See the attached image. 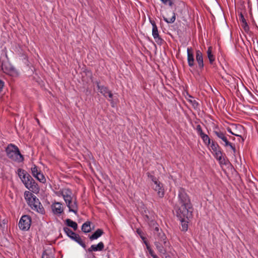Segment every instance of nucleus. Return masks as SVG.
<instances>
[{
	"instance_id": "34",
	"label": "nucleus",
	"mask_w": 258,
	"mask_h": 258,
	"mask_svg": "<svg viewBox=\"0 0 258 258\" xmlns=\"http://www.w3.org/2000/svg\"><path fill=\"white\" fill-rule=\"evenodd\" d=\"M146 174L148 177L150 178L154 184H156L158 181H159L155 176L152 175L150 172H148Z\"/></svg>"
},
{
	"instance_id": "23",
	"label": "nucleus",
	"mask_w": 258,
	"mask_h": 258,
	"mask_svg": "<svg viewBox=\"0 0 258 258\" xmlns=\"http://www.w3.org/2000/svg\"><path fill=\"white\" fill-rule=\"evenodd\" d=\"M66 224L68 226L72 228L75 231L77 230L78 228L77 223L70 219H66Z\"/></svg>"
},
{
	"instance_id": "39",
	"label": "nucleus",
	"mask_w": 258,
	"mask_h": 258,
	"mask_svg": "<svg viewBox=\"0 0 258 258\" xmlns=\"http://www.w3.org/2000/svg\"><path fill=\"white\" fill-rule=\"evenodd\" d=\"M66 189L67 188H62L59 190L58 191H57L56 192V195L58 197L61 196L63 197Z\"/></svg>"
},
{
	"instance_id": "28",
	"label": "nucleus",
	"mask_w": 258,
	"mask_h": 258,
	"mask_svg": "<svg viewBox=\"0 0 258 258\" xmlns=\"http://www.w3.org/2000/svg\"><path fill=\"white\" fill-rule=\"evenodd\" d=\"M149 226L153 230L158 232L159 225L154 220H151L149 223Z\"/></svg>"
},
{
	"instance_id": "50",
	"label": "nucleus",
	"mask_w": 258,
	"mask_h": 258,
	"mask_svg": "<svg viewBox=\"0 0 258 258\" xmlns=\"http://www.w3.org/2000/svg\"><path fill=\"white\" fill-rule=\"evenodd\" d=\"M144 218L146 220L149 221L150 220L149 216L147 214L144 215Z\"/></svg>"
},
{
	"instance_id": "36",
	"label": "nucleus",
	"mask_w": 258,
	"mask_h": 258,
	"mask_svg": "<svg viewBox=\"0 0 258 258\" xmlns=\"http://www.w3.org/2000/svg\"><path fill=\"white\" fill-rule=\"evenodd\" d=\"M42 258H53L52 255L50 254V252L46 250H44L42 255Z\"/></svg>"
},
{
	"instance_id": "12",
	"label": "nucleus",
	"mask_w": 258,
	"mask_h": 258,
	"mask_svg": "<svg viewBox=\"0 0 258 258\" xmlns=\"http://www.w3.org/2000/svg\"><path fill=\"white\" fill-rule=\"evenodd\" d=\"M154 184L155 186L153 187V188L157 192L158 196L160 198H163L165 195V191L163 184L161 182L158 181L156 184Z\"/></svg>"
},
{
	"instance_id": "16",
	"label": "nucleus",
	"mask_w": 258,
	"mask_h": 258,
	"mask_svg": "<svg viewBox=\"0 0 258 258\" xmlns=\"http://www.w3.org/2000/svg\"><path fill=\"white\" fill-rule=\"evenodd\" d=\"M104 243L102 242H100L96 245H92L91 247L87 249V251L92 252L93 251H101L104 249Z\"/></svg>"
},
{
	"instance_id": "41",
	"label": "nucleus",
	"mask_w": 258,
	"mask_h": 258,
	"mask_svg": "<svg viewBox=\"0 0 258 258\" xmlns=\"http://www.w3.org/2000/svg\"><path fill=\"white\" fill-rule=\"evenodd\" d=\"M189 101L192 104L195 108H197L199 107V104L196 100H189Z\"/></svg>"
},
{
	"instance_id": "45",
	"label": "nucleus",
	"mask_w": 258,
	"mask_h": 258,
	"mask_svg": "<svg viewBox=\"0 0 258 258\" xmlns=\"http://www.w3.org/2000/svg\"><path fill=\"white\" fill-rule=\"evenodd\" d=\"M107 97L109 98V99L108 100L110 102H112V97H113V94L112 93L111 91H110L109 92H108Z\"/></svg>"
},
{
	"instance_id": "5",
	"label": "nucleus",
	"mask_w": 258,
	"mask_h": 258,
	"mask_svg": "<svg viewBox=\"0 0 258 258\" xmlns=\"http://www.w3.org/2000/svg\"><path fill=\"white\" fill-rule=\"evenodd\" d=\"M31 223V217L29 215H25L21 218L19 222V227L23 231H27L30 227Z\"/></svg>"
},
{
	"instance_id": "27",
	"label": "nucleus",
	"mask_w": 258,
	"mask_h": 258,
	"mask_svg": "<svg viewBox=\"0 0 258 258\" xmlns=\"http://www.w3.org/2000/svg\"><path fill=\"white\" fill-rule=\"evenodd\" d=\"M34 198H33L31 201L32 203H30V205H29V206L31 208V209H37V205H40L41 203L35 196H34Z\"/></svg>"
},
{
	"instance_id": "30",
	"label": "nucleus",
	"mask_w": 258,
	"mask_h": 258,
	"mask_svg": "<svg viewBox=\"0 0 258 258\" xmlns=\"http://www.w3.org/2000/svg\"><path fill=\"white\" fill-rule=\"evenodd\" d=\"M31 170L32 174L35 178H36L39 173L41 171V170L38 169V167L35 165H33Z\"/></svg>"
},
{
	"instance_id": "7",
	"label": "nucleus",
	"mask_w": 258,
	"mask_h": 258,
	"mask_svg": "<svg viewBox=\"0 0 258 258\" xmlns=\"http://www.w3.org/2000/svg\"><path fill=\"white\" fill-rule=\"evenodd\" d=\"M65 202L67 206L69 208V212H73L77 215L78 213V206L76 198L75 197V199H73V200H68L65 201Z\"/></svg>"
},
{
	"instance_id": "10",
	"label": "nucleus",
	"mask_w": 258,
	"mask_h": 258,
	"mask_svg": "<svg viewBox=\"0 0 258 258\" xmlns=\"http://www.w3.org/2000/svg\"><path fill=\"white\" fill-rule=\"evenodd\" d=\"M152 36L158 44H162L164 40L160 36L156 25H154V26L152 27Z\"/></svg>"
},
{
	"instance_id": "26",
	"label": "nucleus",
	"mask_w": 258,
	"mask_h": 258,
	"mask_svg": "<svg viewBox=\"0 0 258 258\" xmlns=\"http://www.w3.org/2000/svg\"><path fill=\"white\" fill-rule=\"evenodd\" d=\"M91 222L87 221L85 222L82 226V230L84 233H89L91 231L90 227Z\"/></svg>"
},
{
	"instance_id": "19",
	"label": "nucleus",
	"mask_w": 258,
	"mask_h": 258,
	"mask_svg": "<svg viewBox=\"0 0 258 258\" xmlns=\"http://www.w3.org/2000/svg\"><path fill=\"white\" fill-rule=\"evenodd\" d=\"M63 199L64 201L71 200H73V199H75L73 192L71 189L67 188Z\"/></svg>"
},
{
	"instance_id": "25",
	"label": "nucleus",
	"mask_w": 258,
	"mask_h": 258,
	"mask_svg": "<svg viewBox=\"0 0 258 258\" xmlns=\"http://www.w3.org/2000/svg\"><path fill=\"white\" fill-rule=\"evenodd\" d=\"M209 146L210 148L213 150L214 153L217 152V151L222 150L221 148L219 145V144L215 141H212Z\"/></svg>"
},
{
	"instance_id": "44",
	"label": "nucleus",
	"mask_w": 258,
	"mask_h": 258,
	"mask_svg": "<svg viewBox=\"0 0 258 258\" xmlns=\"http://www.w3.org/2000/svg\"><path fill=\"white\" fill-rule=\"evenodd\" d=\"M147 249H148L149 252V254L152 256L153 255H154V254H155L154 252V251L151 248L150 245L147 246Z\"/></svg>"
},
{
	"instance_id": "15",
	"label": "nucleus",
	"mask_w": 258,
	"mask_h": 258,
	"mask_svg": "<svg viewBox=\"0 0 258 258\" xmlns=\"http://www.w3.org/2000/svg\"><path fill=\"white\" fill-rule=\"evenodd\" d=\"M97 86L98 91L101 94H102L105 97H107L108 92H109L110 90L108 89L107 87L103 85H100V81H96L94 82Z\"/></svg>"
},
{
	"instance_id": "46",
	"label": "nucleus",
	"mask_w": 258,
	"mask_h": 258,
	"mask_svg": "<svg viewBox=\"0 0 258 258\" xmlns=\"http://www.w3.org/2000/svg\"><path fill=\"white\" fill-rule=\"evenodd\" d=\"M228 146L231 148L234 153H236V148L234 145H233L231 143H230V145H228Z\"/></svg>"
},
{
	"instance_id": "49",
	"label": "nucleus",
	"mask_w": 258,
	"mask_h": 258,
	"mask_svg": "<svg viewBox=\"0 0 258 258\" xmlns=\"http://www.w3.org/2000/svg\"><path fill=\"white\" fill-rule=\"evenodd\" d=\"M150 22L152 24V27L154 26V25H156L155 22L153 20H152L151 19H150Z\"/></svg>"
},
{
	"instance_id": "38",
	"label": "nucleus",
	"mask_w": 258,
	"mask_h": 258,
	"mask_svg": "<svg viewBox=\"0 0 258 258\" xmlns=\"http://www.w3.org/2000/svg\"><path fill=\"white\" fill-rule=\"evenodd\" d=\"M164 5L172 7L173 5L172 0H160Z\"/></svg>"
},
{
	"instance_id": "48",
	"label": "nucleus",
	"mask_w": 258,
	"mask_h": 258,
	"mask_svg": "<svg viewBox=\"0 0 258 258\" xmlns=\"http://www.w3.org/2000/svg\"><path fill=\"white\" fill-rule=\"evenodd\" d=\"M143 241H144V243H145V244L146 245V247L150 245L149 242H148V241L147 240V239H144V240H143Z\"/></svg>"
},
{
	"instance_id": "22",
	"label": "nucleus",
	"mask_w": 258,
	"mask_h": 258,
	"mask_svg": "<svg viewBox=\"0 0 258 258\" xmlns=\"http://www.w3.org/2000/svg\"><path fill=\"white\" fill-rule=\"evenodd\" d=\"M34 195L33 194H32L31 192H30L29 191H25L24 198H25V200H26L27 203L28 205H30V203H32L31 201H32L33 198H34Z\"/></svg>"
},
{
	"instance_id": "47",
	"label": "nucleus",
	"mask_w": 258,
	"mask_h": 258,
	"mask_svg": "<svg viewBox=\"0 0 258 258\" xmlns=\"http://www.w3.org/2000/svg\"><path fill=\"white\" fill-rule=\"evenodd\" d=\"M4 86V82L2 80H0V92H2V89Z\"/></svg>"
},
{
	"instance_id": "37",
	"label": "nucleus",
	"mask_w": 258,
	"mask_h": 258,
	"mask_svg": "<svg viewBox=\"0 0 258 258\" xmlns=\"http://www.w3.org/2000/svg\"><path fill=\"white\" fill-rule=\"evenodd\" d=\"M196 130L197 132V133L200 136H201L202 135H203V134H204L205 133L203 132V130H202V127L199 124L197 126L196 128Z\"/></svg>"
},
{
	"instance_id": "14",
	"label": "nucleus",
	"mask_w": 258,
	"mask_h": 258,
	"mask_svg": "<svg viewBox=\"0 0 258 258\" xmlns=\"http://www.w3.org/2000/svg\"><path fill=\"white\" fill-rule=\"evenodd\" d=\"M187 63L189 67L192 68L195 66V59L192 48L188 47L187 49Z\"/></svg>"
},
{
	"instance_id": "24",
	"label": "nucleus",
	"mask_w": 258,
	"mask_h": 258,
	"mask_svg": "<svg viewBox=\"0 0 258 258\" xmlns=\"http://www.w3.org/2000/svg\"><path fill=\"white\" fill-rule=\"evenodd\" d=\"M239 20L243 23V27L245 31L249 30V26L246 22L245 19L243 15L241 12L239 14Z\"/></svg>"
},
{
	"instance_id": "3",
	"label": "nucleus",
	"mask_w": 258,
	"mask_h": 258,
	"mask_svg": "<svg viewBox=\"0 0 258 258\" xmlns=\"http://www.w3.org/2000/svg\"><path fill=\"white\" fill-rule=\"evenodd\" d=\"M6 152L8 158L13 161L21 162L24 160V157L18 147L15 145L9 144L6 149Z\"/></svg>"
},
{
	"instance_id": "8",
	"label": "nucleus",
	"mask_w": 258,
	"mask_h": 258,
	"mask_svg": "<svg viewBox=\"0 0 258 258\" xmlns=\"http://www.w3.org/2000/svg\"><path fill=\"white\" fill-rule=\"evenodd\" d=\"M213 134H215L219 139L222 140L224 142V146L227 147L230 145V142L228 140L226 136V132L221 131L219 128L213 131Z\"/></svg>"
},
{
	"instance_id": "29",
	"label": "nucleus",
	"mask_w": 258,
	"mask_h": 258,
	"mask_svg": "<svg viewBox=\"0 0 258 258\" xmlns=\"http://www.w3.org/2000/svg\"><path fill=\"white\" fill-rule=\"evenodd\" d=\"M200 137L206 145L209 146L210 145L211 139L207 135L204 134Z\"/></svg>"
},
{
	"instance_id": "43",
	"label": "nucleus",
	"mask_w": 258,
	"mask_h": 258,
	"mask_svg": "<svg viewBox=\"0 0 258 258\" xmlns=\"http://www.w3.org/2000/svg\"><path fill=\"white\" fill-rule=\"evenodd\" d=\"M227 131H228L229 133H230L231 134H232V135H234V136H235L239 137L241 138H242V141H244V139L242 138L241 136H240V135H237V134H235L233 133L232 132L231 129L230 127H227Z\"/></svg>"
},
{
	"instance_id": "9",
	"label": "nucleus",
	"mask_w": 258,
	"mask_h": 258,
	"mask_svg": "<svg viewBox=\"0 0 258 258\" xmlns=\"http://www.w3.org/2000/svg\"><path fill=\"white\" fill-rule=\"evenodd\" d=\"M154 234L156 236V238L158 240V241L163 242L165 246H169V242L167 240V237L162 229H159V228L158 232L154 231Z\"/></svg>"
},
{
	"instance_id": "4",
	"label": "nucleus",
	"mask_w": 258,
	"mask_h": 258,
	"mask_svg": "<svg viewBox=\"0 0 258 258\" xmlns=\"http://www.w3.org/2000/svg\"><path fill=\"white\" fill-rule=\"evenodd\" d=\"M63 229L64 232L66 233V234L69 237H70L72 240L75 241L84 249L86 248V245L85 243V242L83 241L79 234L73 232L71 229H70L68 227H64Z\"/></svg>"
},
{
	"instance_id": "6",
	"label": "nucleus",
	"mask_w": 258,
	"mask_h": 258,
	"mask_svg": "<svg viewBox=\"0 0 258 258\" xmlns=\"http://www.w3.org/2000/svg\"><path fill=\"white\" fill-rule=\"evenodd\" d=\"M176 216L178 218L179 220L181 222V230L184 232L186 231L188 229V220H189V218L192 217V212H189L188 215H185L184 217L181 216V217H180L178 213H176Z\"/></svg>"
},
{
	"instance_id": "33",
	"label": "nucleus",
	"mask_w": 258,
	"mask_h": 258,
	"mask_svg": "<svg viewBox=\"0 0 258 258\" xmlns=\"http://www.w3.org/2000/svg\"><path fill=\"white\" fill-rule=\"evenodd\" d=\"M219 162L221 165H227L226 160L223 155L220 156L218 157L215 158Z\"/></svg>"
},
{
	"instance_id": "52",
	"label": "nucleus",
	"mask_w": 258,
	"mask_h": 258,
	"mask_svg": "<svg viewBox=\"0 0 258 258\" xmlns=\"http://www.w3.org/2000/svg\"><path fill=\"white\" fill-rule=\"evenodd\" d=\"M153 258H159L158 257V256L156 254H154V255L152 256Z\"/></svg>"
},
{
	"instance_id": "18",
	"label": "nucleus",
	"mask_w": 258,
	"mask_h": 258,
	"mask_svg": "<svg viewBox=\"0 0 258 258\" xmlns=\"http://www.w3.org/2000/svg\"><path fill=\"white\" fill-rule=\"evenodd\" d=\"M104 233L103 230L101 229H97L91 235L89 236V239L92 241L97 239Z\"/></svg>"
},
{
	"instance_id": "17",
	"label": "nucleus",
	"mask_w": 258,
	"mask_h": 258,
	"mask_svg": "<svg viewBox=\"0 0 258 258\" xmlns=\"http://www.w3.org/2000/svg\"><path fill=\"white\" fill-rule=\"evenodd\" d=\"M155 245L156 246L157 249L158 250V252L161 254H165L166 253L167 246H165L163 242L155 241Z\"/></svg>"
},
{
	"instance_id": "1",
	"label": "nucleus",
	"mask_w": 258,
	"mask_h": 258,
	"mask_svg": "<svg viewBox=\"0 0 258 258\" xmlns=\"http://www.w3.org/2000/svg\"><path fill=\"white\" fill-rule=\"evenodd\" d=\"M178 203L174 206V210L180 217L185 216L189 212H193V206L190 199L184 188L179 187L178 192Z\"/></svg>"
},
{
	"instance_id": "42",
	"label": "nucleus",
	"mask_w": 258,
	"mask_h": 258,
	"mask_svg": "<svg viewBox=\"0 0 258 258\" xmlns=\"http://www.w3.org/2000/svg\"><path fill=\"white\" fill-rule=\"evenodd\" d=\"M223 153L222 152V150H221L217 151V152L214 153V156L215 158H216L220 156L223 155Z\"/></svg>"
},
{
	"instance_id": "40",
	"label": "nucleus",
	"mask_w": 258,
	"mask_h": 258,
	"mask_svg": "<svg viewBox=\"0 0 258 258\" xmlns=\"http://www.w3.org/2000/svg\"><path fill=\"white\" fill-rule=\"evenodd\" d=\"M137 233L140 235V237L142 240H144V239H146V237L144 236V232L141 229H137Z\"/></svg>"
},
{
	"instance_id": "11",
	"label": "nucleus",
	"mask_w": 258,
	"mask_h": 258,
	"mask_svg": "<svg viewBox=\"0 0 258 258\" xmlns=\"http://www.w3.org/2000/svg\"><path fill=\"white\" fill-rule=\"evenodd\" d=\"M196 61L198 63V67L202 72L204 67V61H203V56L202 52L200 50H196Z\"/></svg>"
},
{
	"instance_id": "32",
	"label": "nucleus",
	"mask_w": 258,
	"mask_h": 258,
	"mask_svg": "<svg viewBox=\"0 0 258 258\" xmlns=\"http://www.w3.org/2000/svg\"><path fill=\"white\" fill-rule=\"evenodd\" d=\"M175 19H176V14L175 12L173 13V16L170 19H168L165 17H163L164 21H165L167 23H170V24L173 23L175 22Z\"/></svg>"
},
{
	"instance_id": "2",
	"label": "nucleus",
	"mask_w": 258,
	"mask_h": 258,
	"mask_svg": "<svg viewBox=\"0 0 258 258\" xmlns=\"http://www.w3.org/2000/svg\"><path fill=\"white\" fill-rule=\"evenodd\" d=\"M17 173L25 187L33 193L38 194L40 187L31 176L25 170L19 168Z\"/></svg>"
},
{
	"instance_id": "13",
	"label": "nucleus",
	"mask_w": 258,
	"mask_h": 258,
	"mask_svg": "<svg viewBox=\"0 0 258 258\" xmlns=\"http://www.w3.org/2000/svg\"><path fill=\"white\" fill-rule=\"evenodd\" d=\"M51 209L54 214H60L63 212V206L59 202H54L51 205Z\"/></svg>"
},
{
	"instance_id": "21",
	"label": "nucleus",
	"mask_w": 258,
	"mask_h": 258,
	"mask_svg": "<svg viewBox=\"0 0 258 258\" xmlns=\"http://www.w3.org/2000/svg\"><path fill=\"white\" fill-rule=\"evenodd\" d=\"M212 48L211 46H210L208 47V49L207 50V56H208V58L209 60L210 63L211 65H214V62L215 61V56L212 54Z\"/></svg>"
},
{
	"instance_id": "35",
	"label": "nucleus",
	"mask_w": 258,
	"mask_h": 258,
	"mask_svg": "<svg viewBox=\"0 0 258 258\" xmlns=\"http://www.w3.org/2000/svg\"><path fill=\"white\" fill-rule=\"evenodd\" d=\"M34 210H36L38 213H40L41 214H44L45 213V210L42 205L41 204L40 205H37V209H32Z\"/></svg>"
},
{
	"instance_id": "20",
	"label": "nucleus",
	"mask_w": 258,
	"mask_h": 258,
	"mask_svg": "<svg viewBox=\"0 0 258 258\" xmlns=\"http://www.w3.org/2000/svg\"><path fill=\"white\" fill-rule=\"evenodd\" d=\"M222 78L228 83H232V82H234V89H236V85L237 86V83L235 82V79L234 78L232 77L231 75L228 74H226L225 75H221Z\"/></svg>"
},
{
	"instance_id": "51",
	"label": "nucleus",
	"mask_w": 258,
	"mask_h": 258,
	"mask_svg": "<svg viewBox=\"0 0 258 258\" xmlns=\"http://www.w3.org/2000/svg\"><path fill=\"white\" fill-rule=\"evenodd\" d=\"M229 139H231V140H235V138L232 137V136H229Z\"/></svg>"
},
{
	"instance_id": "31",
	"label": "nucleus",
	"mask_w": 258,
	"mask_h": 258,
	"mask_svg": "<svg viewBox=\"0 0 258 258\" xmlns=\"http://www.w3.org/2000/svg\"><path fill=\"white\" fill-rule=\"evenodd\" d=\"M36 178L41 183H44L46 182L45 177L43 174L42 173L41 171L36 177Z\"/></svg>"
}]
</instances>
